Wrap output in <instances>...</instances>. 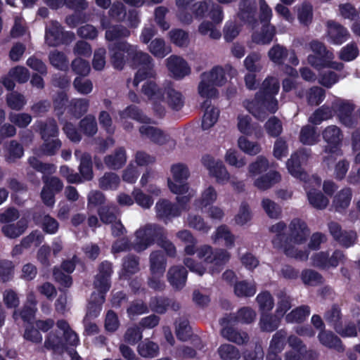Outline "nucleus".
Here are the masks:
<instances>
[{
  "mask_svg": "<svg viewBox=\"0 0 360 360\" xmlns=\"http://www.w3.org/2000/svg\"><path fill=\"white\" fill-rule=\"evenodd\" d=\"M321 135L323 141L327 143L323 149L325 155L323 156V164L325 167H330L335 163L338 156L342 155L340 148L344 135L341 129L334 124L324 128Z\"/></svg>",
  "mask_w": 360,
  "mask_h": 360,
  "instance_id": "2",
  "label": "nucleus"
},
{
  "mask_svg": "<svg viewBox=\"0 0 360 360\" xmlns=\"http://www.w3.org/2000/svg\"><path fill=\"white\" fill-rule=\"evenodd\" d=\"M269 167L268 160L262 155L258 156L256 160L249 164L248 167V176L253 178L266 172Z\"/></svg>",
  "mask_w": 360,
  "mask_h": 360,
  "instance_id": "49",
  "label": "nucleus"
},
{
  "mask_svg": "<svg viewBox=\"0 0 360 360\" xmlns=\"http://www.w3.org/2000/svg\"><path fill=\"white\" fill-rule=\"evenodd\" d=\"M123 49L126 50L132 65L138 68L139 66L150 63L152 58L148 53L139 49L137 45L131 44L129 43H124L122 45Z\"/></svg>",
  "mask_w": 360,
  "mask_h": 360,
  "instance_id": "21",
  "label": "nucleus"
},
{
  "mask_svg": "<svg viewBox=\"0 0 360 360\" xmlns=\"http://www.w3.org/2000/svg\"><path fill=\"white\" fill-rule=\"evenodd\" d=\"M310 231L306 223L300 219H294L288 226V240L296 245L304 243L309 236Z\"/></svg>",
  "mask_w": 360,
  "mask_h": 360,
  "instance_id": "15",
  "label": "nucleus"
},
{
  "mask_svg": "<svg viewBox=\"0 0 360 360\" xmlns=\"http://www.w3.org/2000/svg\"><path fill=\"white\" fill-rule=\"evenodd\" d=\"M164 96L162 103L172 110L179 111L184 105L185 98L183 94L170 83L164 86Z\"/></svg>",
  "mask_w": 360,
  "mask_h": 360,
  "instance_id": "18",
  "label": "nucleus"
},
{
  "mask_svg": "<svg viewBox=\"0 0 360 360\" xmlns=\"http://www.w3.org/2000/svg\"><path fill=\"white\" fill-rule=\"evenodd\" d=\"M141 92L152 102L154 110L160 116L165 113V108L162 105L165 98L164 86L160 88L155 82L147 81L143 84Z\"/></svg>",
  "mask_w": 360,
  "mask_h": 360,
  "instance_id": "8",
  "label": "nucleus"
},
{
  "mask_svg": "<svg viewBox=\"0 0 360 360\" xmlns=\"http://www.w3.org/2000/svg\"><path fill=\"white\" fill-rule=\"evenodd\" d=\"M236 72V70L232 66L226 65L225 67L215 65L209 71L203 72L201 75L216 86H222L227 82L226 73L234 76Z\"/></svg>",
  "mask_w": 360,
  "mask_h": 360,
  "instance_id": "17",
  "label": "nucleus"
},
{
  "mask_svg": "<svg viewBox=\"0 0 360 360\" xmlns=\"http://www.w3.org/2000/svg\"><path fill=\"white\" fill-rule=\"evenodd\" d=\"M333 110L330 107L323 105L316 110L309 117V122L313 124L319 125L323 121L328 120L333 117Z\"/></svg>",
  "mask_w": 360,
  "mask_h": 360,
  "instance_id": "64",
  "label": "nucleus"
},
{
  "mask_svg": "<svg viewBox=\"0 0 360 360\" xmlns=\"http://www.w3.org/2000/svg\"><path fill=\"white\" fill-rule=\"evenodd\" d=\"M281 180V174L276 171H270L268 173L257 178L254 186L261 191H266Z\"/></svg>",
  "mask_w": 360,
  "mask_h": 360,
  "instance_id": "34",
  "label": "nucleus"
},
{
  "mask_svg": "<svg viewBox=\"0 0 360 360\" xmlns=\"http://www.w3.org/2000/svg\"><path fill=\"white\" fill-rule=\"evenodd\" d=\"M42 140L47 139H56L58 134V127L54 119L49 118L45 121H39L36 123Z\"/></svg>",
  "mask_w": 360,
  "mask_h": 360,
  "instance_id": "28",
  "label": "nucleus"
},
{
  "mask_svg": "<svg viewBox=\"0 0 360 360\" xmlns=\"http://www.w3.org/2000/svg\"><path fill=\"white\" fill-rule=\"evenodd\" d=\"M285 241L280 248H282L286 256L300 261H307L309 258V252L306 249H299L295 245Z\"/></svg>",
  "mask_w": 360,
  "mask_h": 360,
  "instance_id": "47",
  "label": "nucleus"
},
{
  "mask_svg": "<svg viewBox=\"0 0 360 360\" xmlns=\"http://www.w3.org/2000/svg\"><path fill=\"white\" fill-rule=\"evenodd\" d=\"M277 302L275 313L281 318L286 315V312L292 307V298L284 291L277 293Z\"/></svg>",
  "mask_w": 360,
  "mask_h": 360,
  "instance_id": "54",
  "label": "nucleus"
},
{
  "mask_svg": "<svg viewBox=\"0 0 360 360\" xmlns=\"http://www.w3.org/2000/svg\"><path fill=\"white\" fill-rule=\"evenodd\" d=\"M156 76V70L153 58H150V63H146L139 66L135 74L134 79L131 81L134 86L136 87L139 84L146 79L154 78Z\"/></svg>",
  "mask_w": 360,
  "mask_h": 360,
  "instance_id": "33",
  "label": "nucleus"
},
{
  "mask_svg": "<svg viewBox=\"0 0 360 360\" xmlns=\"http://www.w3.org/2000/svg\"><path fill=\"white\" fill-rule=\"evenodd\" d=\"M332 108L338 114L340 121L347 127H352L354 124L352 117L354 106L347 101L338 99L332 104Z\"/></svg>",
  "mask_w": 360,
  "mask_h": 360,
  "instance_id": "19",
  "label": "nucleus"
},
{
  "mask_svg": "<svg viewBox=\"0 0 360 360\" xmlns=\"http://www.w3.org/2000/svg\"><path fill=\"white\" fill-rule=\"evenodd\" d=\"M227 325H221L224 327L221 330V335L224 338L239 345L248 342L249 335L246 332L238 331Z\"/></svg>",
  "mask_w": 360,
  "mask_h": 360,
  "instance_id": "31",
  "label": "nucleus"
},
{
  "mask_svg": "<svg viewBox=\"0 0 360 360\" xmlns=\"http://www.w3.org/2000/svg\"><path fill=\"white\" fill-rule=\"evenodd\" d=\"M276 34V27L271 24H263L261 30L253 32L252 39L257 44H270Z\"/></svg>",
  "mask_w": 360,
  "mask_h": 360,
  "instance_id": "29",
  "label": "nucleus"
},
{
  "mask_svg": "<svg viewBox=\"0 0 360 360\" xmlns=\"http://www.w3.org/2000/svg\"><path fill=\"white\" fill-rule=\"evenodd\" d=\"M121 119L131 118L139 122L150 123V118L147 117L136 106L130 105L119 112Z\"/></svg>",
  "mask_w": 360,
  "mask_h": 360,
  "instance_id": "52",
  "label": "nucleus"
},
{
  "mask_svg": "<svg viewBox=\"0 0 360 360\" xmlns=\"http://www.w3.org/2000/svg\"><path fill=\"white\" fill-rule=\"evenodd\" d=\"M238 147L244 153L252 156L257 155L262 151L261 145L258 142L252 141L244 136L238 138Z\"/></svg>",
  "mask_w": 360,
  "mask_h": 360,
  "instance_id": "50",
  "label": "nucleus"
},
{
  "mask_svg": "<svg viewBox=\"0 0 360 360\" xmlns=\"http://www.w3.org/2000/svg\"><path fill=\"white\" fill-rule=\"evenodd\" d=\"M321 184L320 178L311 176L309 181L304 185L309 204L317 210H324L329 203V200L320 191L316 189V188L320 187Z\"/></svg>",
  "mask_w": 360,
  "mask_h": 360,
  "instance_id": "7",
  "label": "nucleus"
},
{
  "mask_svg": "<svg viewBox=\"0 0 360 360\" xmlns=\"http://www.w3.org/2000/svg\"><path fill=\"white\" fill-rule=\"evenodd\" d=\"M81 131L88 136H93L98 131V126L96 118L92 115H88L79 122Z\"/></svg>",
  "mask_w": 360,
  "mask_h": 360,
  "instance_id": "63",
  "label": "nucleus"
},
{
  "mask_svg": "<svg viewBox=\"0 0 360 360\" xmlns=\"http://www.w3.org/2000/svg\"><path fill=\"white\" fill-rule=\"evenodd\" d=\"M166 67L176 79H181L191 74V68L181 56L172 55L165 60Z\"/></svg>",
  "mask_w": 360,
  "mask_h": 360,
  "instance_id": "13",
  "label": "nucleus"
},
{
  "mask_svg": "<svg viewBox=\"0 0 360 360\" xmlns=\"http://www.w3.org/2000/svg\"><path fill=\"white\" fill-rule=\"evenodd\" d=\"M165 228L155 223H148L139 227L134 232L135 240L133 242V250L141 252L158 243L163 236Z\"/></svg>",
  "mask_w": 360,
  "mask_h": 360,
  "instance_id": "3",
  "label": "nucleus"
},
{
  "mask_svg": "<svg viewBox=\"0 0 360 360\" xmlns=\"http://www.w3.org/2000/svg\"><path fill=\"white\" fill-rule=\"evenodd\" d=\"M326 26L328 41L333 44L341 45L350 37L348 30L335 20H328Z\"/></svg>",
  "mask_w": 360,
  "mask_h": 360,
  "instance_id": "16",
  "label": "nucleus"
},
{
  "mask_svg": "<svg viewBox=\"0 0 360 360\" xmlns=\"http://www.w3.org/2000/svg\"><path fill=\"white\" fill-rule=\"evenodd\" d=\"M141 136L149 139L151 142L162 146L168 144L171 149L174 148L176 141L162 129L148 125H143L139 128Z\"/></svg>",
  "mask_w": 360,
  "mask_h": 360,
  "instance_id": "10",
  "label": "nucleus"
},
{
  "mask_svg": "<svg viewBox=\"0 0 360 360\" xmlns=\"http://www.w3.org/2000/svg\"><path fill=\"white\" fill-rule=\"evenodd\" d=\"M103 28L106 29L105 37L107 41H115L127 38L131 35L130 30L122 25H115L107 27L104 21L101 22Z\"/></svg>",
  "mask_w": 360,
  "mask_h": 360,
  "instance_id": "32",
  "label": "nucleus"
},
{
  "mask_svg": "<svg viewBox=\"0 0 360 360\" xmlns=\"http://www.w3.org/2000/svg\"><path fill=\"white\" fill-rule=\"evenodd\" d=\"M221 360H239L241 355L239 349L231 344H223L217 349Z\"/></svg>",
  "mask_w": 360,
  "mask_h": 360,
  "instance_id": "59",
  "label": "nucleus"
},
{
  "mask_svg": "<svg viewBox=\"0 0 360 360\" xmlns=\"http://www.w3.org/2000/svg\"><path fill=\"white\" fill-rule=\"evenodd\" d=\"M300 141L304 145L313 146L319 141V134L316 127L307 124L302 127Z\"/></svg>",
  "mask_w": 360,
  "mask_h": 360,
  "instance_id": "42",
  "label": "nucleus"
},
{
  "mask_svg": "<svg viewBox=\"0 0 360 360\" xmlns=\"http://www.w3.org/2000/svg\"><path fill=\"white\" fill-rule=\"evenodd\" d=\"M352 197V191L350 188H344L340 191L335 195L333 201V205L335 210L340 211L347 208L350 204Z\"/></svg>",
  "mask_w": 360,
  "mask_h": 360,
  "instance_id": "51",
  "label": "nucleus"
},
{
  "mask_svg": "<svg viewBox=\"0 0 360 360\" xmlns=\"http://www.w3.org/2000/svg\"><path fill=\"white\" fill-rule=\"evenodd\" d=\"M149 266L152 276L155 277L163 276L167 266V258L161 250H156L150 252Z\"/></svg>",
  "mask_w": 360,
  "mask_h": 360,
  "instance_id": "22",
  "label": "nucleus"
},
{
  "mask_svg": "<svg viewBox=\"0 0 360 360\" xmlns=\"http://www.w3.org/2000/svg\"><path fill=\"white\" fill-rule=\"evenodd\" d=\"M230 253L224 249H217L214 251L212 263L213 266L210 269V273L214 274L219 273V270L217 268L224 265L230 259Z\"/></svg>",
  "mask_w": 360,
  "mask_h": 360,
  "instance_id": "58",
  "label": "nucleus"
},
{
  "mask_svg": "<svg viewBox=\"0 0 360 360\" xmlns=\"http://www.w3.org/2000/svg\"><path fill=\"white\" fill-rule=\"evenodd\" d=\"M311 156V150L300 148L292 153L286 162L287 169L289 173L294 177L303 181L305 184L311 178L305 172L302 165L305 164Z\"/></svg>",
  "mask_w": 360,
  "mask_h": 360,
  "instance_id": "6",
  "label": "nucleus"
},
{
  "mask_svg": "<svg viewBox=\"0 0 360 360\" xmlns=\"http://www.w3.org/2000/svg\"><path fill=\"white\" fill-rule=\"evenodd\" d=\"M140 270L139 257L134 255H128L123 258L122 271L124 275H132Z\"/></svg>",
  "mask_w": 360,
  "mask_h": 360,
  "instance_id": "62",
  "label": "nucleus"
},
{
  "mask_svg": "<svg viewBox=\"0 0 360 360\" xmlns=\"http://www.w3.org/2000/svg\"><path fill=\"white\" fill-rule=\"evenodd\" d=\"M281 318L276 313L262 314L260 316L259 325L262 331L271 333L276 330L280 326Z\"/></svg>",
  "mask_w": 360,
  "mask_h": 360,
  "instance_id": "43",
  "label": "nucleus"
},
{
  "mask_svg": "<svg viewBox=\"0 0 360 360\" xmlns=\"http://www.w3.org/2000/svg\"><path fill=\"white\" fill-rule=\"evenodd\" d=\"M98 187L104 191H115L120 184L118 174L112 172H107L98 179Z\"/></svg>",
  "mask_w": 360,
  "mask_h": 360,
  "instance_id": "38",
  "label": "nucleus"
},
{
  "mask_svg": "<svg viewBox=\"0 0 360 360\" xmlns=\"http://www.w3.org/2000/svg\"><path fill=\"white\" fill-rule=\"evenodd\" d=\"M168 36L170 41L179 47H187L189 44V34L182 29H172Z\"/></svg>",
  "mask_w": 360,
  "mask_h": 360,
  "instance_id": "57",
  "label": "nucleus"
},
{
  "mask_svg": "<svg viewBox=\"0 0 360 360\" xmlns=\"http://www.w3.org/2000/svg\"><path fill=\"white\" fill-rule=\"evenodd\" d=\"M203 108H205L202 121V128L207 130L211 128L217 121L219 111L217 108L210 105V101L206 100L203 103Z\"/></svg>",
  "mask_w": 360,
  "mask_h": 360,
  "instance_id": "37",
  "label": "nucleus"
},
{
  "mask_svg": "<svg viewBox=\"0 0 360 360\" xmlns=\"http://www.w3.org/2000/svg\"><path fill=\"white\" fill-rule=\"evenodd\" d=\"M124 43H128L127 41H120L108 46V49L110 55V62L117 70H122L126 63V58L124 52L126 50L123 49L122 45Z\"/></svg>",
  "mask_w": 360,
  "mask_h": 360,
  "instance_id": "25",
  "label": "nucleus"
},
{
  "mask_svg": "<svg viewBox=\"0 0 360 360\" xmlns=\"http://www.w3.org/2000/svg\"><path fill=\"white\" fill-rule=\"evenodd\" d=\"M170 172L172 179L167 180L170 191L177 195L186 193L189 186L186 181L190 176V170L187 165L183 162L173 164L170 167Z\"/></svg>",
  "mask_w": 360,
  "mask_h": 360,
  "instance_id": "5",
  "label": "nucleus"
},
{
  "mask_svg": "<svg viewBox=\"0 0 360 360\" xmlns=\"http://www.w3.org/2000/svg\"><path fill=\"white\" fill-rule=\"evenodd\" d=\"M233 290L235 295L238 297H252L257 291L255 283L246 281L236 282Z\"/></svg>",
  "mask_w": 360,
  "mask_h": 360,
  "instance_id": "56",
  "label": "nucleus"
},
{
  "mask_svg": "<svg viewBox=\"0 0 360 360\" xmlns=\"http://www.w3.org/2000/svg\"><path fill=\"white\" fill-rule=\"evenodd\" d=\"M257 316L256 311L250 307L240 308L236 314H230L220 320V324H229L234 322H240L245 324H250L255 321Z\"/></svg>",
  "mask_w": 360,
  "mask_h": 360,
  "instance_id": "20",
  "label": "nucleus"
},
{
  "mask_svg": "<svg viewBox=\"0 0 360 360\" xmlns=\"http://www.w3.org/2000/svg\"><path fill=\"white\" fill-rule=\"evenodd\" d=\"M238 18L245 24L255 28L258 24L257 6L255 0H240L238 3Z\"/></svg>",
  "mask_w": 360,
  "mask_h": 360,
  "instance_id": "14",
  "label": "nucleus"
},
{
  "mask_svg": "<svg viewBox=\"0 0 360 360\" xmlns=\"http://www.w3.org/2000/svg\"><path fill=\"white\" fill-rule=\"evenodd\" d=\"M106 167L112 170L122 168L127 162L126 150L124 148H118L113 153L104 157Z\"/></svg>",
  "mask_w": 360,
  "mask_h": 360,
  "instance_id": "26",
  "label": "nucleus"
},
{
  "mask_svg": "<svg viewBox=\"0 0 360 360\" xmlns=\"http://www.w3.org/2000/svg\"><path fill=\"white\" fill-rule=\"evenodd\" d=\"M44 143L39 149H37L34 153L37 155H53L62 146L61 141L56 139H47L43 140Z\"/></svg>",
  "mask_w": 360,
  "mask_h": 360,
  "instance_id": "55",
  "label": "nucleus"
},
{
  "mask_svg": "<svg viewBox=\"0 0 360 360\" xmlns=\"http://www.w3.org/2000/svg\"><path fill=\"white\" fill-rule=\"evenodd\" d=\"M319 342L323 346L330 349H334L338 352H342L345 347L341 340L330 331L322 330L318 335Z\"/></svg>",
  "mask_w": 360,
  "mask_h": 360,
  "instance_id": "30",
  "label": "nucleus"
},
{
  "mask_svg": "<svg viewBox=\"0 0 360 360\" xmlns=\"http://www.w3.org/2000/svg\"><path fill=\"white\" fill-rule=\"evenodd\" d=\"M286 336L287 332L283 329L274 333L270 341L267 354L279 355L285 348Z\"/></svg>",
  "mask_w": 360,
  "mask_h": 360,
  "instance_id": "39",
  "label": "nucleus"
},
{
  "mask_svg": "<svg viewBox=\"0 0 360 360\" xmlns=\"http://www.w3.org/2000/svg\"><path fill=\"white\" fill-rule=\"evenodd\" d=\"M198 93L202 97L208 99L216 98L218 96V90L216 86L211 83L202 75H200V82L198 85Z\"/></svg>",
  "mask_w": 360,
  "mask_h": 360,
  "instance_id": "45",
  "label": "nucleus"
},
{
  "mask_svg": "<svg viewBox=\"0 0 360 360\" xmlns=\"http://www.w3.org/2000/svg\"><path fill=\"white\" fill-rule=\"evenodd\" d=\"M112 274V264L108 261L102 262L98 267V273L95 276L94 287L98 291L96 294L104 295L110 288V277Z\"/></svg>",
  "mask_w": 360,
  "mask_h": 360,
  "instance_id": "11",
  "label": "nucleus"
},
{
  "mask_svg": "<svg viewBox=\"0 0 360 360\" xmlns=\"http://www.w3.org/2000/svg\"><path fill=\"white\" fill-rule=\"evenodd\" d=\"M139 354L144 358H153L159 353V346L149 340H145L137 348Z\"/></svg>",
  "mask_w": 360,
  "mask_h": 360,
  "instance_id": "61",
  "label": "nucleus"
},
{
  "mask_svg": "<svg viewBox=\"0 0 360 360\" xmlns=\"http://www.w3.org/2000/svg\"><path fill=\"white\" fill-rule=\"evenodd\" d=\"M75 156L79 160V175L84 181H91L94 177L91 156L88 153H83L80 150L75 151Z\"/></svg>",
  "mask_w": 360,
  "mask_h": 360,
  "instance_id": "24",
  "label": "nucleus"
},
{
  "mask_svg": "<svg viewBox=\"0 0 360 360\" xmlns=\"http://www.w3.org/2000/svg\"><path fill=\"white\" fill-rule=\"evenodd\" d=\"M187 274L188 272L184 266L174 265L168 269L167 278L168 282L174 288L180 290L186 285Z\"/></svg>",
  "mask_w": 360,
  "mask_h": 360,
  "instance_id": "23",
  "label": "nucleus"
},
{
  "mask_svg": "<svg viewBox=\"0 0 360 360\" xmlns=\"http://www.w3.org/2000/svg\"><path fill=\"white\" fill-rule=\"evenodd\" d=\"M243 106L255 118L261 121L264 120L268 113H274L278 110V101L274 96L262 95L261 91L256 94L255 98L252 101L243 102Z\"/></svg>",
  "mask_w": 360,
  "mask_h": 360,
  "instance_id": "4",
  "label": "nucleus"
},
{
  "mask_svg": "<svg viewBox=\"0 0 360 360\" xmlns=\"http://www.w3.org/2000/svg\"><path fill=\"white\" fill-rule=\"evenodd\" d=\"M289 55L287 48L279 44H274L268 51L269 59L277 65H282Z\"/></svg>",
  "mask_w": 360,
  "mask_h": 360,
  "instance_id": "53",
  "label": "nucleus"
},
{
  "mask_svg": "<svg viewBox=\"0 0 360 360\" xmlns=\"http://www.w3.org/2000/svg\"><path fill=\"white\" fill-rule=\"evenodd\" d=\"M148 51L157 58H164L172 52V48L168 45L165 39L162 38H155L148 44Z\"/></svg>",
  "mask_w": 360,
  "mask_h": 360,
  "instance_id": "35",
  "label": "nucleus"
},
{
  "mask_svg": "<svg viewBox=\"0 0 360 360\" xmlns=\"http://www.w3.org/2000/svg\"><path fill=\"white\" fill-rule=\"evenodd\" d=\"M310 307L307 305H302L292 309L285 316L287 323H302L304 322L307 317L310 314Z\"/></svg>",
  "mask_w": 360,
  "mask_h": 360,
  "instance_id": "48",
  "label": "nucleus"
},
{
  "mask_svg": "<svg viewBox=\"0 0 360 360\" xmlns=\"http://www.w3.org/2000/svg\"><path fill=\"white\" fill-rule=\"evenodd\" d=\"M57 328L63 332V336L56 331L50 332L44 341V346L48 350L55 353H63L67 345L75 346L79 342L77 335L71 329L69 323L63 319L56 323Z\"/></svg>",
  "mask_w": 360,
  "mask_h": 360,
  "instance_id": "1",
  "label": "nucleus"
},
{
  "mask_svg": "<svg viewBox=\"0 0 360 360\" xmlns=\"http://www.w3.org/2000/svg\"><path fill=\"white\" fill-rule=\"evenodd\" d=\"M218 198V193L213 186H208L201 192L199 199L195 201V205L202 210L208 205L214 204Z\"/></svg>",
  "mask_w": 360,
  "mask_h": 360,
  "instance_id": "36",
  "label": "nucleus"
},
{
  "mask_svg": "<svg viewBox=\"0 0 360 360\" xmlns=\"http://www.w3.org/2000/svg\"><path fill=\"white\" fill-rule=\"evenodd\" d=\"M101 221L104 224H112L117 219V209L115 205H103L98 210Z\"/></svg>",
  "mask_w": 360,
  "mask_h": 360,
  "instance_id": "60",
  "label": "nucleus"
},
{
  "mask_svg": "<svg viewBox=\"0 0 360 360\" xmlns=\"http://www.w3.org/2000/svg\"><path fill=\"white\" fill-rule=\"evenodd\" d=\"M202 163L209 171V174L215 178L217 183L224 184L230 181L231 174L221 160L205 155L202 158Z\"/></svg>",
  "mask_w": 360,
  "mask_h": 360,
  "instance_id": "9",
  "label": "nucleus"
},
{
  "mask_svg": "<svg viewBox=\"0 0 360 360\" xmlns=\"http://www.w3.org/2000/svg\"><path fill=\"white\" fill-rule=\"evenodd\" d=\"M65 36L74 35L72 33L65 32L61 25L56 20H51L46 24L44 39L49 46H58L63 44Z\"/></svg>",
  "mask_w": 360,
  "mask_h": 360,
  "instance_id": "12",
  "label": "nucleus"
},
{
  "mask_svg": "<svg viewBox=\"0 0 360 360\" xmlns=\"http://www.w3.org/2000/svg\"><path fill=\"white\" fill-rule=\"evenodd\" d=\"M27 223L24 219L19 220L16 224H5L1 228L3 234L9 238H15L21 236L27 229Z\"/></svg>",
  "mask_w": 360,
  "mask_h": 360,
  "instance_id": "44",
  "label": "nucleus"
},
{
  "mask_svg": "<svg viewBox=\"0 0 360 360\" xmlns=\"http://www.w3.org/2000/svg\"><path fill=\"white\" fill-rule=\"evenodd\" d=\"M237 120V127L241 133L250 136L254 133V131H255V136L257 138L262 136V131L260 129H259L258 131H256L257 128H259L258 124H251V118L248 115H239Z\"/></svg>",
  "mask_w": 360,
  "mask_h": 360,
  "instance_id": "41",
  "label": "nucleus"
},
{
  "mask_svg": "<svg viewBox=\"0 0 360 360\" xmlns=\"http://www.w3.org/2000/svg\"><path fill=\"white\" fill-rule=\"evenodd\" d=\"M176 237L186 244L184 250L186 255H193L195 253V246L198 240L190 231L186 229L179 231L176 233Z\"/></svg>",
  "mask_w": 360,
  "mask_h": 360,
  "instance_id": "40",
  "label": "nucleus"
},
{
  "mask_svg": "<svg viewBox=\"0 0 360 360\" xmlns=\"http://www.w3.org/2000/svg\"><path fill=\"white\" fill-rule=\"evenodd\" d=\"M157 216L160 218H170L178 217L181 210L176 205L166 199H160L155 204Z\"/></svg>",
  "mask_w": 360,
  "mask_h": 360,
  "instance_id": "27",
  "label": "nucleus"
},
{
  "mask_svg": "<svg viewBox=\"0 0 360 360\" xmlns=\"http://www.w3.org/2000/svg\"><path fill=\"white\" fill-rule=\"evenodd\" d=\"M105 302V295L93 292L87 307V311L85 317L94 319L97 317L101 310V306Z\"/></svg>",
  "mask_w": 360,
  "mask_h": 360,
  "instance_id": "46",
  "label": "nucleus"
}]
</instances>
